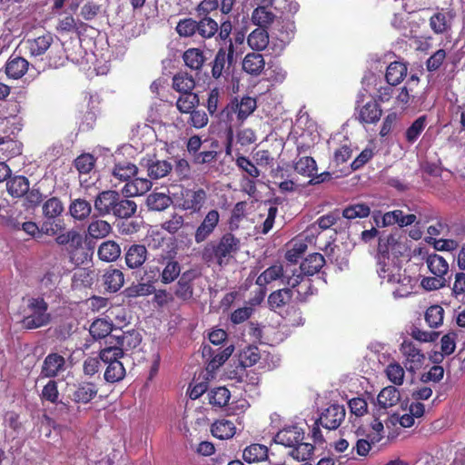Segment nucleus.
I'll return each mask as SVG.
<instances>
[{
    "mask_svg": "<svg viewBox=\"0 0 465 465\" xmlns=\"http://www.w3.org/2000/svg\"><path fill=\"white\" fill-rule=\"evenodd\" d=\"M241 250V240L228 232L209 242L202 251V259L208 264L227 265Z\"/></svg>",
    "mask_w": 465,
    "mask_h": 465,
    "instance_id": "obj_1",
    "label": "nucleus"
},
{
    "mask_svg": "<svg viewBox=\"0 0 465 465\" xmlns=\"http://www.w3.org/2000/svg\"><path fill=\"white\" fill-rule=\"evenodd\" d=\"M256 99L251 96H243L241 100L238 97H233L231 101L222 109L221 118L228 126L226 129V143L225 153L231 154L232 142H233V130L232 123L233 116L239 124H242L256 109Z\"/></svg>",
    "mask_w": 465,
    "mask_h": 465,
    "instance_id": "obj_2",
    "label": "nucleus"
},
{
    "mask_svg": "<svg viewBox=\"0 0 465 465\" xmlns=\"http://www.w3.org/2000/svg\"><path fill=\"white\" fill-rule=\"evenodd\" d=\"M303 440L304 430L297 425L282 428L273 438L275 443L292 449L290 454L297 460H309L313 454L314 446Z\"/></svg>",
    "mask_w": 465,
    "mask_h": 465,
    "instance_id": "obj_3",
    "label": "nucleus"
},
{
    "mask_svg": "<svg viewBox=\"0 0 465 465\" xmlns=\"http://www.w3.org/2000/svg\"><path fill=\"white\" fill-rule=\"evenodd\" d=\"M403 239L404 236L398 232L379 238L377 269L400 264L399 258L403 256L408 250Z\"/></svg>",
    "mask_w": 465,
    "mask_h": 465,
    "instance_id": "obj_4",
    "label": "nucleus"
},
{
    "mask_svg": "<svg viewBox=\"0 0 465 465\" xmlns=\"http://www.w3.org/2000/svg\"><path fill=\"white\" fill-rule=\"evenodd\" d=\"M377 272L383 281L396 285L392 292L395 298H405L413 292L417 280L402 271L400 264L377 269Z\"/></svg>",
    "mask_w": 465,
    "mask_h": 465,
    "instance_id": "obj_5",
    "label": "nucleus"
},
{
    "mask_svg": "<svg viewBox=\"0 0 465 465\" xmlns=\"http://www.w3.org/2000/svg\"><path fill=\"white\" fill-rule=\"evenodd\" d=\"M26 314L21 321L26 330H35L46 326L51 322V314L48 312V303L42 297L30 298L28 300Z\"/></svg>",
    "mask_w": 465,
    "mask_h": 465,
    "instance_id": "obj_6",
    "label": "nucleus"
},
{
    "mask_svg": "<svg viewBox=\"0 0 465 465\" xmlns=\"http://www.w3.org/2000/svg\"><path fill=\"white\" fill-rule=\"evenodd\" d=\"M235 48L232 41L224 46H221L215 55L213 61L211 63L212 65V76L218 80L224 74H230V68L235 62Z\"/></svg>",
    "mask_w": 465,
    "mask_h": 465,
    "instance_id": "obj_7",
    "label": "nucleus"
},
{
    "mask_svg": "<svg viewBox=\"0 0 465 465\" xmlns=\"http://www.w3.org/2000/svg\"><path fill=\"white\" fill-rule=\"evenodd\" d=\"M400 351L405 358L404 366L409 372L415 373L423 366L426 357L412 341L404 340Z\"/></svg>",
    "mask_w": 465,
    "mask_h": 465,
    "instance_id": "obj_8",
    "label": "nucleus"
},
{
    "mask_svg": "<svg viewBox=\"0 0 465 465\" xmlns=\"http://www.w3.org/2000/svg\"><path fill=\"white\" fill-rule=\"evenodd\" d=\"M234 346L232 344L226 347L213 349L209 345H204L202 349L203 357L207 361L206 370L209 372H214L218 370L232 354Z\"/></svg>",
    "mask_w": 465,
    "mask_h": 465,
    "instance_id": "obj_9",
    "label": "nucleus"
},
{
    "mask_svg": "<svg viewBox=\"0 0 465 465\" xmlns=\"http://www.w3.org/2000/svg\"><path fill=\"white\" fill-rule=\"evenodd\" d=\"M201 277L197 270L190 269L183 272L176 285L173 294L181 302H189L193 298V282Z\"/></svg>",
    "mask_w": 465,
    "mask_h": 465,
    "instance_id": "obj_10",
    "label": "nucleus"
},
{
    "mask_svg": "<svg viewBox=\"0 0 465 465\" xmlns=\"http://www.w3.org/2000/svg\"><path fill=\"white\" fill-rule=\"evenodd\" d=\"M140 166L146 170L148 177L152 180L163 178L173 170L170 162L159 160L155 154L143 157L140 161Z\"/></svg>",
    "mask_w": 465,
    "mask_h": 465,
    "instance_id": "obj_11",
    "label": "nucleus"
},
{
    "mask_svg": "<svg viewBox=\"0 0 465 465\" xmlns=\"http://www.w3.org/2000/svg\"><path fill=\"white\" fill-rule=\"evenodd\" d=\"M363 96V94L359 95L356 101L357 105L355 110L358 113L357 119L360 123L365 124H376L381 119L382 109L376 100H370L366 104L361 105L360 103L362 102L361 98Z\"/></svg>",
    "mask_w": 465,
    "mask_h": 465,
    "instance_id": "obj_12",
    "label": "nucleus"
},
{
    "mask_svg": "<svg viewBox=\"0 0 465 465\" xmlns=\"http://www.w3.org/2000/svg\"><path fill=\"white\" fill-rule=\"evenodd\" d=\"M285 278L286 281L283 282L292 288V292H296V300L299 302H305L307 297L312 294V280L305 278L302 273H297V270L292 272V275Z\"/></svg>",
    "mask_w": 465,
    "mask_h": 465,
    "instance_id": "obj_13",
    "label": "nucleus"
},
{
    "mask_svg": "<svg viewBox=\"0 0 465 465\" xmlns=\"http://www.w3.org/2000/svg\"><path fill=\"white\" fill-rule=\"evenodd\" d=\"M456 16L453 9H440L434 13L429 19L430 30L435 35H444L452 28V21Z\"/></svg>",
    "mask_w": 465,
    "mask_h": 465,
    "instance_id": "obj_14",
    "label": "nucleus"
},
{
    "mask_svg": "<svg viewBox=\"0 0 465 465\" xmlns=\"http://www.w3.org/2000/svg\"><path fill=\"white\" fill-rule=\"evenodd\" d=\"M220 222V213L217 210H210L197 226L194 232V241L201 243L206 241L215 231Z\"/></svg>",
    "mask_w": 465,
    "mask_h": 465,
    "instance_id": "obj_15",
    "label": "nucleus"
},
{
    "mask_svg": "<svg viewBox=\"0 0 465 465\" xmlns=\"http://www.w3.org/2000/svg\"><path fill=\"white\" fill-rule=\"evenodd\" d=\"M346 415L345 408L342 405L332 404L321 414L320 424L327 430H336L344 420Z\"/></svg>",
    "mask_w": 465,
    "mask_h": 465,
    "instance_id": "obj_16",
    "label": "nucleus"
},
{
    "mask_svg": "<svg viewBox=\"0 0 465 465\" xmlns=\"http://www.w3.org/2000/svg\"><path fill=\"white\" fill-rule=\"evenodd\" d=\"M148 254L145 245L133 243L124 248L125 264L129 269H140L146 262Z\"/></svg>",
    "mask_w": 465,
    "mask_h": 465,
    "instance_id": "obj_17",
    "label": "nucleus"
},
{
    "mask_svg": "<svg viewBox=\"0 0 465 465\" xmlns=\"http://www.w3.org/2000/svg\"><path fill=\"white\" fill-rule=\"evenodd\" d=\"M99 388L94 382L79 381L74 385L72 401L75 403L87 404L96 397Z\"/></svg>",
    "mask_w": 465,
    "mask_h": 465,
    "instance_id": "obj_18",
    "label": "nucleus"
},
{
    "mask_svg": "<svg viewBox=\"0 0 465 465\" xmlns=\"http://www.w3.org/2000/svg\"><path fill=\"white\" fill-rule=\"evenodd\" d=\"M119 198V193L106 190L99 193L94 200V209L101 216L113 214L114 206Z\"/></svg>",
    "mask_w": 465,
    "mask_h": 465,
    "instance_id": "obj_19",
    "label": "nucleus"
},
{
    "mask_svg": "<svg viewBox=\"0 0 465 465\" xmlns=\"http://www.w3.org/2000/svg\"><path fill=\"white\" fill-rule=\"evenodd\" d=\"M65 369V359L59 353L53 352L48 354L42 365L41 376L45 378H55Z\"/></svg>",
    "mask_w": 465,
    "mask_h": 465,
    "instance_id": "obj_20",
    "label": "nucleus"
},
{
    "mask_svg": "<svg viewBox=\"0 0 465 465\" xmlns=\"http://www.w3.org/2000/svg\"><path fill=\"white\" fill-rule=\"evenodd\" d=\"M293 292L292 288L286 287L271 292L268 296V304L271 310L281 312L286 306L291 305Z\"/></svg>",
    "mask_w": 465,
    "mask_h": 465,
    "instance_id": "obj_21",
    "label": "nucleus"
},
{
    "mask_svg": "<svg viewBox=\"0 0 465 465\" xmlns=\"http://www.w3.org/2000/svg\"><path fill=\"white\" fill-rule=\"evenodd\" d=\"M54 42L53 35L46 32L37 37L28 38L25 41L26 48L32 56L44 54Z\"/></svg>",
    "mask_w": 465,
    "mask_h": 465,
    "instance_id": "obj_22",
    "label": "nucleus"
},
{
    "mask_svg": "<svg viewBox=\"0 0 465 465\" xmlns=\"http://www.w3.org/2000/svg\"><path fill=\"white\" fill-rule=\"evenodd\" d=\"M206 200V193L203 189L196 191H187L184 194L181 207L183 210L191 213H198Z\"/></svg>",
    "mask_w": 465,
    "mask_h": 465,
    "instance_id": "obj_23",
    "label": "nucleus"
},
{
    "mask_svg": "<svg viewBox=\"0 0 465 465\" xmlns=\"http://www.w3.org/2000/svg\"><path fill=\"white\" fill-rule=\"evenodd\" d=\"M29 63L24 57L12 54L5 63V72L9 78L19 79L28 70Z\"/></svg>",
    "mask_w": 465,
    "mask_h": 465,
    "instance_id": "obj_24",
    "label": "nucleus"
},
{
    "mask_svg": "<svg viewBox=\"0 0 465 465\" xmlns=\"http://www.w3.org/2000/svg\"><path fill=\"white\" fill-rule=\"evenodd\" d=\"M324 264V256L319 252H313L302 262L300 271H297V273H302L304 276H312L319 272Z\"/></svg>",
    "mask_w": 465,
    "mask_h": 465,
    "instance_id": "obj_25",
    "label": "nucleus"
},
{
    "mask_svg": "<svg viewBox=\"0 0 465 465\" xmlns=\"http://www.w3.org/2000/svg\"><path fill=\"white\" fill-rule=\"evenodd\" d=\"M265 67L264 57L260 53H248L242 60V70L250 75H260Z\"/></svg>",
    "mask_w": 465,
    "mask_h": 465,
    "instance_id": "obj_26",
    "label": "nucleus"
},
{
    "mask_svg": "<svg viewBox=\"0 0 465 465\" xmlns=\"http://www.w3.org/2000/svg\"><path fill=\"white\" fill-rule=\"evenodd\" d=\"M197 35L203 40H209L216 36L218 22L211 16L196 15Z\"/></svg>",
    "mask_w": 465,
    "mask_h": 465,
    "instance_id": "obj_27",
    "label": "nucleus"
},
{
    "mask_svg": "<svg viewBox=\"0 0 465 465\" xmlns=\"http://www.w3.org/2000/svg\"><path fill=\"white\" fill-rule=\"evenodd\" d=\"M103 283L109 292H116L124 283V272L116 268L110 266L103 274Z\"/></svg>",
    "mask_w": 465,
    "mask_h": 465,
    "instance_id": "obj_28",
    "label": "nucleus"
},
{
    "mask_svg": "<svg viewBox=\"0 0 465 465\" xmlns=\"http://www.w3.org/2000/svg\"><path fill=\"white\" fill-rule=\"evenodd\" d=\"M6 191L13 198H22L29 189L30 182L24 175H10L7 179Z\"/></svg>",
    "mask_w": 465,
    "mask_h": 465,
    "instance_id": "obj_29",
    "label": "nucleus"
},
{
    "mask_svg": "<svg viewBox=\"0 0 465 465\" xmlns=\"http://www.w3.org/2000/svg\"><path fill=\"white\" fill-rule=\"evenodd\" d=\"M152 182L147 178H134L127 182L122 193L125 197H134L147 193L152 188Z\"/></svg>",
    "mask_w": 465,
    "mask_h": 465,
    "instance_id": "obj_30",
    "label": "nucleus"
},
{
    "mask_svg": "<svg viewBox=\"0 0 465 465\" xmlns=\"http://www.w3.org/2000/svg\"><path fill=\"white\" fill-rule=\"evenodd\" d=\"M195 85V79L187 72H179L173 76L172 88L180 94L193 93Z\"/></svg>",
    "mask_w": 465,
    "mask_h": 465,
    "instance_id": "obj_31",
    "label": "nucleus"
},
{
    "mask_svg": "<svg viewBox=\"0 0 465 465\" xmlns=\"http://www.w3.org/2000/svg\"><path fill=\"white\" fill-rule=\"evenodd\" d=\"M407 65L399 61L391 62L386 69L385 79L390 85H398L407 75Z\"/></svg>",
    "mask_w": 465,
    "mask_h": 465,
    "instance_id": "obj_32",
    "label": "nucleus"
},
{
    "mask_svg": "<svg viewBox=\"0 0 465 465\" xmlns=\"http://www.w3.org/2000/svg\"><path fill=\"white\" fill-rule=\"evenodd\" d=\"M183 60L184 64L190 69L200 71L206 61V57L202 49L192 47L184 51Z\"/></svg>",
    "mask_w": 465,
    "mask_h": 465,
    "instance_id": "obj_33",
    "label": "nucleus"
},
{
    "mask_svg": "<svg viewBox=\"0 0 465 465\" xmlns=\"http://www.w3.org/2000/svg\"><path fill=\"white\" fill-rule=\"evenodd\" d=\"M173 203L172 198L164 193L152 192L146 198V206L148 210L154 212H162L166 210Z\"/></svg>",
    "mask_w": 465,
    "mask_h": 465,
    "instance_id": "obj_34",
    "label": "nucleus"
},
{
    "mask_svg": "<svg viewBox=\"0 0 465 465\" xmlns=\"http://www.w3.org/2000/svg\"><path fill=\"white\" fill-rule=\"evenodd\" d=\"M97 254L101 261L114 262L121 255V247L115 241L108 240L100 244Z\"/></svg>",
    "mask_w": 465,
    "mask_h": 465,
    "instance_id": "obj_35",
    "label": "nucleus"
},
{
    "mask_svg": "<svg viewBox=\"0 0 465 465\" xmlns=\"http://www.w3.org/2000/svg\"><path fill=\"white\" fill-rule=\"evenodd\" d=\"M268 8L258 5L253 9L251 16L253 25L267 29L274 22L276 15Z\"/></svg>",
    "mask_w": 465,
    "mask_h": 465,
    "instance_id": "obj_36",
    "label": "nucleus"
},
{
    "mask_svg": "<svg viewBox=\"0 0 465 465\" xmlns=\"http://www.w3.org/2000/svg\"><path fill=\"white\" fill-rule=\"evenodd\" d=\"M136 210L137 204L134 201L119 195L113 215L116 218L128 219L136 213Z\"/></svg>",
    "mask_w": 465,
    "mask_h": 465,
    "instance_id": "obj_37",
    "label": "nucleus"
},
{
    "mask_svg": "<svg viewBox=\"0 0 465 465\" xmlns=\"http://www.w3.org/2000/svg\"><path fill=\"white\" fill-rule=\"evenodd\" d=\"M212 434L220 440H227L233 437L236 431L234 423L228 420H216L212 425Z\"/></svg>",
    "mask_w": 465,
    "mask_h": 465,
    "instance_id": "obj_38",
    "label": "nucleus"
},
{
    "mask_svg": "<svg viewBox=\"0 0 465 465\" xmlns=\"http://www.w3.org/2000/svg\"><path fill=\"white\" fill-rule=\"evenodd\" d=\"M247 42L252 50H264L269 45V34L267 29L262 27L254 29L248 35Z\"/></svg>",
    "mask_w": 465,
    "mask_h": 465,
    "instance_id": "obj_39",
    "label": "nucleus"
},
{
    "mask_svg": "<svg viewBox=\"0 0 465 465\" xmlns=\"http://www.w3.org/2000/svg\"><path fill=\"white\" fill-rule=\"evenodd\" d=\"M0 158L11 159L22 153V145L10 137L0 138Z\"/></svg>",
    "mask_w": 465,
    "mask_h": 465,
    "instance_id": "obj_40",
    "label": "nucleus"
},
{
    "mask_svg": "<svg viewBox=\"0 0 465 465\" xmlns=\"http://www.w3.org/2000/svg\"><path fill=\"white\" fill-rule=\"evenodd\" d=\"M284 271L282 264H273L263 271L256 279V284L265 286L273 281L285 278Z\"/></svg>",
    "mask_w": 465,
    "mask_h": 465,
    "instance_id": "obj_41",
    "label": "nucleus"
},
{
    "mask_svg": "<svg viewBox=\"0 0 465 465\" xmlns=\"http://www.w3.org/2000/svg\"><path fill=\"white\" fill-rule=\"evenodd\" d=\"M137 172L138 168L135 164L127 161H122L114 164L112 174L120 181L129 182V180L134 177Z\"/></svg>",
    "mask_w": 465,
    "mask_h": 465,
    "instance_id": "obj_42",
    "label": "nucleus"
},
{
    "mask_svg": "<svg viewBox=\"0 0 465 465\" xmlns=\"http://www.w3.org/2000/svg\"><path fill=\"white\" fill-rule=\"evenodd\" d=\"M268 457V448L262 444H252L246 447L242 452V459L248 462H259Z\"/></svg>",
    "mask_w": 465,
    "mask_h": 465,
    "instance_id": "obj_43",
    "label": "nucleus"
},
{
    "mask_svg": "<svg viewBox=\"0 0 465 465\" xmlns=\"http://www.w3.org/2000/svg\"><path fill=\"white\" fill-rule=\"evenodd\" d=\"M400 391L394 386L383 388L377 397L379 405L384 409L395 406L400 401Z\"/></svg>",
    "mask_w": 465,
    "mask_h": 465,
    "instance_id": "obj_44",
    "label": "nucleus"
},
{
    "mask_svg": "<svg viewBox=\"0 0 465 465\" xmlns=\"http://www.w3.org/2000/svg\"><path fill=\"white\" fill-rule=\"evenodd\" d=\"M69 212L74 219L84 221L92 212L91 203L84 199H74L70 203Z\"/></svg>",
    "mask_w": 465,
    "mask_h": 465,
    "instance_id": "obj_45",
    "label": "nucleus"
},
{
    "mask_svg": "<svg viewBox=\"0 0 465 465\" xmlns=\"http://www.w3.org/2000/svg\"><path fill=\"white\" fill-rule=\"evenodd\" d=\"M371 213V207L364 203H357L347 205L341 215L347 220H354L357 218H366Z\"/></svg>",
    "mask_w": 465,
    "mask_h": 465,
    "instance_id": "obj_46",
    "label": "nucleus"
},
{
    "mask_svg": "<svg viewBox=\"0 0 465 465\" xmlns=\"http://www.w3.org/2000/svg\"><path fill=\"white\" fill-rule=\"evenodd\" d=\"M426 263L429 271L436 276L444 277L449 271V264L446 260L437 253L429 254Z\"/></svg>",
    "mask_w": 465,
    "mask_h": 465,
    "instance_id": "obj_47",
    "label": "nucleus"
},
{
    "mask_svg": "<svg viewBox=\"0 0 465 465\" xmlns=\"http://www.w3.org/2000/svg\"><path fill=\"white\" fill-rule=\"evenodd\" d=\"M230 398L231 392L224 386L216 387L208 391V401L213 407L223 408L226 406Z\"/></svg>",
    "mask_w": 465,
    "mask_h": 465,
    "instance_id": "obj_48",
    "label": "nucleus"
},
{
    "mask_svg": "<svg viewBox=\"0 0 465 465\" xmlns=\"http://www.w3.org/2000/svg\"><path fill=\"white\" fill-rule=\"evenodd\" d=\"M126 371L124 364L120 361H113L107 363L104 377L107 382H118L125 377Z\"/></svg>",
    "mask_w": 465,
    "mask_h": 465,
    "instance_id": "obj_49",
    "label": "nucleus"
},
{
    "mask_svg": "<svg viewBox=\"0 0 465 465\" xmlns=\"http://www.w3.org/2000/svg\"><path fill=\"white\" fill-rule=\"evenodd\" d=\"M200 104L199 95L196 93L181 94L176 101V108L182 114H189Z\"/></svg>",
    "mask_w": 465,
    "mask_h": 465,
    "instance_id": "obj_50",
    "label": "nucleus"
},
{
    "mask_svg": "<svg viewBox=\"0 0 465 465\" xmlns=\"http://www.w3.org/2000/svg\"><path fill=\"white\" fill-rule=\"evenodd\" d=\"M294 170L302 176L312 178L317 173V164L312 157L303 156L295 162Z\"/></svg>",
    "mask_w": 465,
    "mask_h": 465,
    "instance_id": "obj_51",
    "label": "nucleus"
},
{
    "mask_svg": "<svg viewBox=\"0 0 465 465\" xmlns=\"http://www.w3.org/2000/svg\"><path fill=\"white\" fill-rule=\"evenodd\" d=\"M181 276V265L177 261L170 259L165 263L163 272L160 274V281L163 284L173 282Z\"/></svg>",
    "mask_w": 465,
    "mask_h": 465,
    "instance_id": "obj_52",
    "label": "nucleus"
},
{
    "mask_svg": "<svg viewBox=\"0 0 465 465\" xmlns=\"http://www.w3.org/2000/svg\"><path fill=\"white\" fill-rule=\"evenodd\" d=\"M96 158L89 153L78 155L74 161V166L79 174H89L95 167Z\"/></svg>",
    "mask_w": 465,
    "mask_h": 465,
    "instance_id": "obj_53",
    "label": "nucleus"
},
{
    "mask_svg": "<svg viewBox=\"0 0 465 465\" xmlns=\"http://www.w3.org/2000/svg\"><path fill=\"white\" fill-rule=\"evenodd\" d=\"M112 231L111 224L104 220H93L88 227L87 232L91 238L102 239L106 237Z\"/></svg>",
    "mask_w": 465,
    "mask_h": 465,
    "instance_id": "obj_54",
    "label": "nucleus"
},
{
    "mask_svg": "<svg viewBox=\"0 0 465 465\" xmlns=\"http://www.w3.org/2000/svg\"><path fill=\"white\" fill-rule=\"evenodd\" d=\"M175 31L181 37H194L197 35L196 19L192 17L180 19L175 26Z\"/></svg>",
    "mask_w": 465,
    "mask_h": 465,
    "instance_id": "obj_55",
    "label": "nucleus"
},
{
    "mask_svg": "<svg viewBox=\"0 0 465 465\" xmlns=\"http://www.w3.org/2000/svg\"><path fill=\"white\" fill-rule=\"evenodd\" d=\"M221 93L218 88H213L208 93V97L206 101V108L209 114L212 117L216 118L219 122L223 123V120L221 118L222 110L219 111V103H220Z\"/></svg>",
    "mask_w": 465,
    "mask_h": 465,
    "instance_id": "obj_56",
    "label": "nucleus"
},
{
    "mask_svg": "<svg viewBox=\"0 0 465 465\" xmlns=\"http://www.w3.org/2000/svg\"><path fill=\"white\" fill-rule=\"evenodd\" d=\"M120 338V346L123 348V352L124 353V351H129L132 349L136 348L140 345L142 341V338L139 332L133 330L130 331H121L119 334Z\"/></svg>",
    "mask_w": 465,
    "mask_h": 465,
    "instance_id": "obj_57",
    "label": "nucleus"
},
{
    "mask_svg": "<svg viewBox=\"0 0 465 465\" xmlns=\"http://www.w3.org/2000/svg\"><path fill=\"white\" fill-rule=\"evenodd\" d=\"M426 115L418 117L405 132L406 141L410 143H413L417 141L422 131L426 126Z\"/></svg>",
    "mask_w": 465,
    "mask_h": 465,
    "instance_id": "obj_58",
    "label": "nucleus"
},
{
    "mask_svg": "<svg viewBox=\"0 0 465 465\" xmlns=\"http://www.w3.org/2000/svg\"><path fill=\"white\" fill-rule=\"evenodd\" d=\"M113 331V324L104 319L95 320L90 326V334L94 339H103Z\"/></svg>",
    "mask_w": 465,
    "mask_h": 465,
    "instance_id": "obj_59",
    "label": "nucleus"
},
{
    "mask_svg": "<svg viewBox=\"0 0 465 465\" xmlns=\"http://www.w3.org/2000/svg\"><path fill=\"white\" fill-rule=\"evenodd\" d=\"M64 212V205L58 197H51L43 204L45 218H56Z\"/></svg>",
    "mask_w": 465,
    "mask_h": 465,
    "instance_id": "obj_60",
    "label": "nucleus"
},
{
    "mask_svg": "<svg viewBox=\"0 0 465 465\" xmlns=\"http://www.w3.org/2000/svg\"><path fill=\"white\" fill-rule=\"evenodd\" d=\"M444 310L440 305L430 306L425 312V321L431 328H437L443 322Z\"/></svg>",
    "mask_w": 465,
    "mask_h": 465,
    "instance_id": "obj_61",
    "label": "nucleus"
},
{
    "mask_svg": "<svg viewBox=\"0 0 465 465\" xmlns=\"http://www.w3.org/2000/svg\"><path fill=\"white\" fill-rule=\"evenodd\" d=\"M58 383L54 380H49L48 382L43 387L40 393L42 401H49L50 403H58L59 399Z\"/></svg>",
    "mask_w": 465,
    "mask_h": 465,
    "instance_id": "obj_62",
    "label": "nucleus"
},
{
    "mask_svg": "<svg viewBox=\"0 0 465 465\" xmlns=\"http://www.w3.org/2000/svg\"><path fill=\"white\" fill-rule=\"evenodd\" d=\"M308 246L303 241H293L285 253V259L291 263H297L305 253Z\"/></svg>",
    "mask_w": 465,
    "mask_h": 465,
    "instance_id": "obj_63",
    "label": "nucleus"
},
{
    "mask_svg": "<svg viewBox=\"0 0 465 465\" xmlns=\"http://www.w3.org/2000/svg\"><path fill=\"white\" fill-rule=\"evenodd\" d=\"M154 292V286L151 283L139 282L124 290V295L127 298H136L139 296H147Z\"/></svg>",
    "mask_w": 465,
    "mask_h": 465,
    "instance_id": "obj_64",
    "label": "nucleus"
}]
</instances>
